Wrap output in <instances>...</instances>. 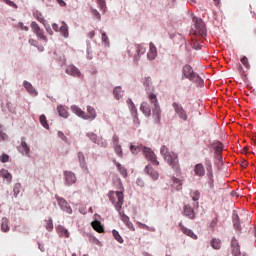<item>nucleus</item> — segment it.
<instances>
[{"label":"nucleus","mask_w":256,"mask_h":256,"mask_svg":"<svg viewBox=\"0 0 256 256\" xmlns=\"http://www.w3.org/2000/svg\"><path fill=\"white\" fill-rule=\"evenodd\" d=\"M109 200L114 205L116 211H121L123 207L124 196L121 191H110L108 194Z\"/></svg>","instance_id":"1"},{"label":"nucleus","mask_w":256,"mask_h":256,"mask_svg":"<svg viewBox=\"0 0 256 256\" xmlns=\"http://www.w3.org/2000/svg\"><path fill=\"white\" fill-rule=\"evenodd\" d=\"M147 48L144 44H131L128 46V55L137 61L141 55H145Z\"/></svg>","instance_id":"2"},{"label":"nucleus","mask_w":256,"mask_h":256,"mask_svg":"<svg viewBox=\"0 0 256 256\" xmlns=\"http://www.w3.org/2000/svg\"><path fill=\"white\" fill-rule=\"evenodd\" d=\"M164 161L169 164L171 169L176 173H181V165L179 164V156L175 154V152H169L168 155L165 156Z\"/></svg>","instance_id":"3"},{"label":"nucleus","mask_w":256,"mask_h":256,"mask_svg":"<svg viewBox=\"0 0 256 256\" xmlns=\"http://www.w3.org/2000/svg\"><path fill=\"white\" fill-rule=\"evenodd\" d=\"M148 100L153 105L152 113L156 117L157 121H161V107L159 106V100H157V94L153 92L147 93Z\"/></svg>","instance_id":"4"},{"label":"nucleus","mask_w":256,"mask_h":256,"mask_svg":"<svg viewBox=\"0 0 256 256\" xmlns=\"http://www.w3.org/2000/svg\"><path fill=\"white\" fill-rule=\"evenodd\" d=\"M182 75H184L186 79H189V81H193L194 83L203 82V79H201V77H199V75H197V73L193 71V67H191V65L187 64L183 67Z\"/></svg>","instance_id":"5"},{"label":"nucleus","mask_w":256,"mask_h":256,"mask_svg":"<svg viewBox=\"0 0 256 256\" xmlns=\"http://www.w3.org/2000/svg\"><path fill=\"white\" fill-rule=\"evenodd\" d=\"M172 107L176 115L179 117V119H181L182 121H187V119H189V116L187 115V111L184 110L181 104L174 102L172 104Z\"/></svg>","instance_id":"6"},{"label":"nucleus","mask_w":256,"mask_h":256,"mask_svg":"<svg viewBox=\"0 0 256 256\" xmlns=\"http://www.w3.org/2000/svg\"><path fill=\"white\" fill-rule=\"evenodd\" d=\"M194 35L207 37V29L205 28V22L203 20H196Z\"/></svg>","instance_id":"7"},{"label":"nucleus","mask_w":256,"mask_h":256,"mask_svg":"<svg viewBox=\"0 0 256 256\" xmlns=\"http://www.w3.org/2000/svg\"><path fill=\"white\" fill-rule=\"evenodd\" d=\"M143 155L146 157L147 161H151L153 165H156L158 167L159 161L157 160V156L155 155V152L151 150V148L143 147Z\"/></svg>","instance_id":"8"},{"label":"nucleus","mask_w":256,"mask_h":256,"mask_svg":"<svg viewBox=\"0 0 256 256\" xmlns=\"http://www.w3.org/2000/svg\"><path fill=\"white\" fill-rule=\"evenodd\" d=\"M55 199H56L59 207L62 209V211H65L69 215H71V213H73V209H71V206L69 205L67 200H65V198H61V197H59V195H55Z\"/></svg>","instance_id":"9"},{"label":"nucleus","mask_w":256,"mask_h":256,"mask_svg":"<svg viewBox=\"0 0 256 256\" xmlns=\"http://www.w3.org/2000/svg\"><path fill=\"white\" fill-rule=\"evenodd\" d=\"M31 29L33 33H35V35L38 37V39L47 43V36H45V33L43 32V30H41V27H39V24H37V22L31 23Z\"/></svg>","instance_id":"10"},{"label":"nucleus","mask_w":256,"mask_h":256,"mask_svg":"<svg viewBox=\"0 0 256 256\" xmlns=\"http://www.w3.org/2000/svg\"><path fill=\"white\" fill-rule=\"evenodd\" d=\"M212 149H214L215 157L218 161H223V143L221 142H214L212 143Z\"/></svg>","instance_id":"11"},{"label":"nucleus","mask_w":256,"mask_h":256,"mask_svg":"<svg viewBox=\"0 0 256 256\" xmlns=\"http://www.w3.org/2000/svg\"><path fill=\"white\" fill-rule=\"evenodd\" d=\"M144 173L146 175H149V177H151L153 181H157V179H159V172L153 169V166H151V164L145 166Z\"/></svg>","instance_id":"12"},{"label":"nucleus","mask_w":256,"mask_h":256,"mask_svg":"<svg viewBox=\"0 0 256 256\" xmlns=\"http://www.w3.org/2000/svg\"><path fill=\"white\" fill-rule=\"evenodd\" d=\"M231 247L233 256H246L245 253H241V246H239V242L236 238H232Z\"/></svg>","instance_id":"13"},{"label":"nucleus","mask_w":256,"mask_h":256,"mask_svg":"<svg viewBox=\"0 0 256 256\" xmlns=\"http://www.w3.org/2000/svg\"><path fill=\"white\" fill-rule=\"evenodd\" d=\"M66 185H74L77 183V176L72 171H64Z\"/></svg>","instance_id":"14"},{"label":"nucleus","mask_w":256,"mask_h":256,"mask_svg":"<svg viewBox=\"0 0 256 256\" xmlns=\"http://www.w3.org/2000/svg\"><path fill=\"white\" fill-rule=\"evenodd\" d=\"M118 213L120 215L121 221L124 222L126 227H128V229H131L132 231H135V228L133 227V223L131 222L129 216H127L125 212H121V210H119Z\"/></svg>","instance_id":"15"},{"label":"nucleus","mask_w":256,"mask_h":256,"mask_svg":"<svg viewBox=\"0 0 256 256\" xmlns=\"http://www.w3.org/2000/svg\"><path fill=\"white\" fill-rule=\"evenodd\" d=\"M179 228H180V231L184 233V235H187V237H191V239H194V240L198 239L197 235L193 232V230L185 227L182 222L179 223Z\"/></svg>","instance_id":"16"},{"label":"nucleus","mask_w":256,"mask_h":256,"mask_svg":"<svg viewBox=\"0 0 256 256\" xmlns=\"http://www.w3.org/2000/svg\"><path fill=\"white\" fill-rule=\"evenodd\" d=\"M65 73H67V75H71L72 77H83L81 71H79L78 68L73 65L67 66Z\"/></svg>","instance_id":"17"},{"label":"nucleus","mask_w":256,"mask_h":256,"mask_svg":"<svg viewBox=\"0 0 256 256\" xmlns=\"http://www.w3.org/2000/svg\"><path fill=\"white\" fill-rule=\"evenodd\" d=\"M97 118V112L95 111V108H93L92 106H87V114H84V119L85 120H91L93 121V119Z\"/></svg>","instance_id":"18"},{"label":"nucleus","mask_w":256,"mask_h":256,"mask_svg":"<svg viewBox=\"0 0 256 256\" xmlns=\"http://www.w3.org/2000/svg\"><path fill=\"white\" fill-rule=\"evenodd\" d=\"M194 175H196V177H205V166H203L202 163L195 165Z\"/></svg>","instance_id":"19"},{"label":"nucleus","mask_w":256,"mask_h":256,"mask_svg":"<svg viewBox=\"0 0 256 256\" xmlns=\"http://www.w3.org/2000/svg\"><path fill=\"white\" fill-rule=\"evenodd\" d=\"M23 86L26 89V91L34 97H37V95H39V92H37V90L33 87V85L30 82L24 81Z\"/></svg>","instance_id":"20"},{"label":"nucleus","mask_w":256,"mask_h":256,"mask_svg":"<svg viewBox=\"0 0 256 256\" xmlns=\"http://www.w3.org/2000/svg\"><path fill=\"white\" fill-rule=\"evenodd\" d=\"M147 57L150 61H153L157 57V47H155V44L153 42L150 43V48L147 53Z\"/></svg>","instance_id":"21"},{"label":"nucleus","mask_w":256,"mask_h":256,"mask_svg":"<svg viewBox=\"0 0 256 256\" xmlns=\"http://www.w3.org/2000/svg\"><path fill=\"white\" fill-rule=\"evenodd\" d=\"M205 165L207 167V170H208V177H209V185L210 187H213V172H211V167H212V164H211V160H209V158H205Z\"/></svg>","instance_id":"22"},{"label":"nucleus","mask_w":256,"mask_h":256,"mask_svg":"<svg viewBox=\"0 0 256 256\" xmlns=\"http://www.w3.org/2000/svg\"><path fill=\"white\" fill-rule=\"evenodd\" d=\"M78 161L80 163L81 169H83V171H86L88 173L89 168H87V162L85 161V155L83 154V152L78 153Z\"/></svg>","instance_id":"23"},{"label":"nucleus","mask_w":256,"mask_h":256,"mask_svg":"<svg viewBox=\"0 0 256 256\" xmlns=\"http://www.w3.org/2000/svg\"><path fill=\"white\" fill-rule=\"evenodd\" d=\"M18 151L22 153V155H27L29 157V152L31 151V149H29L27 142L22 139L21 145L18 147Z\"/></svg>","instance_id":"24"},{"label":"nucleus","mask_w":256,"mask_h":256,"mask_svg":"<svg viewBox=\"0 0 256 256\" xmlns=\"http://www.w3.org/2000/svg\"><path fill=\"white\" fill-rule=\"evenodd\" d=\"M140 111H142L145 117H151V106H149V103L142 102L140 106Z\"/></svg>","instance_id":"25"},{"label":"nucleus","mask_w":256,"mask_h":256,"mask_svg":"<svg viewBox=\"0 0 256 256\" xmlns=\"http://www.w3.org/2000/svg\"><path fill=\"white\" fill-rule=\"evenodd\" d=\"M185 217H188V219H195V211L191 206L185 205L183 208Z\"/></svg>","instance_id":"26"},{"label":"nucleus","mask_w":256,"mask_h":256,"mask_svg":"<svg viewBox=\"0 0 256 256\" xmlns=\"http://www.w3.org/2000/svg\"><path fill=\"white\" fill-rule=\"evenodd\" d=\"M0 176L3 177V179H6L8 185L13 181V175L7 169H1Z\"/></svg>","instance_id":"27"},{"label":"nucleus","mask_w":256,"mask_h":256,"mask_svg":"<svg viewBox=\"0 0 256 256\" xmlns=\"http://www.w3.org/2000/svg\"><path fill=\"white\" fill-rule=\"evenodd\" d=\"M56 231H57L59 237H65V239H68V237H69V230H67L63 226L59 225L56 228Z\"/></svg>","instance_id":"28"},{"label":"nucleus","mask_w":256,"mask_h":256,"mask_svg":"<svg viewBox=\"0 0 256 256\" xmlns=\"http://www.w3.org/2000/svg\"><path fill=\"white\" fill-rule=\"evenodd\" d=\"M71 111L74 113V115H77L78 117H81V119H85V112L78 107V106H71Z\"/></svg>","instance_id":"29"},{"label":"nucleus","mask_w":256,"mask_h":256,"mask_svg":"<svg viewBox=\"0 0 256 256\" xmlns=\"http://www.w3.org/2000/svg\"><path fill=\"white\" fill-rule=\"evenodd\" d=\"M232 221L234 228L237 229V231H241V224H239V214L234 212L232 214Z\"/></svg>","instance_id":"30"},{"label":"nucleus","mask_w":256,"mask_h":256,"mask_svg":"<svg viewBox=\"0 0 256 256\" xmlns=\"http://www.w3.org/2000/svg\"><path fill=\"white\" fill-rule=\"evenodd\" d=\"M113 95H114L115 99H117V101H119V99H121V97H123L124 92H123V89H121V86H117L114 88Z\"/></svg>","instance_id":"31"},{"label":"nucleus","mask_w":256,"mask_h":256,"mask_svg":"<svg viewBox=\"0 0 256 256\" xmlns=\"http://www.w3.org/2000/svg\"><path fill=\"white\" fill-rule=\"evenodd\" d=\"M57 111L60 117H63L64 119H67V117H69V112L67 111V108H65L64 106H58Z\"/></svg>","instance_id":"32"},{"label":"nucleus","mask_w":256,"mask_h":256,"mask_svg":"<svg viewBox=\"0 0 256 256\" xmlns=\"http://www.w3.org/2000/svg\"><path fill=\"white\" fill-rule=\"evenodd\" d=\"M60 33L63 37H65L67 39V37H69V27L67 26V24L65 22H62V25L60 26Z\"/></svg>","instance_id":"33"},{"label":"nucleus","mask_w":256,"mask_h":256,"mask_svg":"<svg viewBox=\"0 0 256 256\" xmlns=\"http://www.w3.org/2000/svg\"><path fill=\"white\" fill-rule=\"evenodd\" d=\"M92 227L94 231H97V233H103L105 231L103 225H101V223L97 220L92 222Z\"/></svg>","instance_id":"34"},{"label":"nucleus","mask_w":256,"mask_h":256,"mask_svg":"<svg viewBox=\"0 0 256 256\" xmlns=\"http://www.w3.org/2000/svg\"><path fill=\"white\" fill-rule=\"evenodd\" d=\"M115 165H116L120 175H122V177H127V168L122 166L121 163H119V162H115Z\"/></svg>","instance_id":"35"},{"label":"nucleus","mask_w":256,"mask_h":256,"mask_svg":"<svg viewBox=\"0 0 256 256\" xmlns=\"http://www.w3.org/2000/svg\"><path fill=\"white\" fill-rule=\"evenodd\" d=\"M33 17H34V19H37V21H39V23H42V25L45 26V18L43 17V14H41V12H39V11L33 12Z\"/></svg>","instance_id":"36"},{"label":"nucleus","mask_w":256,"mask_h":256,"mask_svg":"<svg viewBox=\"0 0 256 256\" xmlns=\"http://www.w3.org/2000/svg\"><path fill=\"white\" fill-rule=\"evenodd\" d=\"M1 231H3L4 233H7V231H9V219L2 218Z\"/></svg>","instance_id":"37"},{"label":"nucleus","mask_w":256,"mask_h":256,"mask_svg":"<svg viewBox=\"0 0 256 256\" xmlns=\"http://www.w3.org/2000/svg\"><path fill=\"white\" fill-rule=\"evenodd\" d=\"M210 245L213 249H221V240L214 238L210 242Z\"/></svg>","instance_id":"38"},{"label":"nucleus","mask_w":256,"mask_h":256,"mask_svg":"<svg viewBox=\"0 0 256 256\" xmlns=\"http://www.w3.org/2000/svg\"><path fill=\"white\" fill-rule=\"evenodd\" d=\"M130 151H131V153H133V155H137V153H140V151L143 152V146L131 145L130 146Z\"/></svg>","instance_id":"39"},{"label":"nucleus","mask_w":256,"mask_h":256,"mask_svg":"<svg viewBox=\"0 0 256 256\" xmlns=\"http://www.w3.org/2000/svg\"><path fill=\"white\" fill-rule=\"evenodd\" d=\"M87 137H89V139L92 140L93 143H97V145H99V137L97 136V134L90 132L87 134Z\"/></svg>","instance_id":"40"},{"label":"nucleus","mask_w":256,"mask_h":256,"mask_svg":"<svg viewBox=\"0 0 256 256\" xmlns=\"http://www.w3.org/2000/svg\"><path fill=\"white\" fill-rule=\"evenodd\" d=\"M40 123L42 127H44V129H49V124L47 123V117H45V115L43 114L40 116Z\"/></svg>","instance_id":"41"},{"label":"nucleus","mask_w":256,"mask_h":256,"mask_svg":"<svg viewBox=\"0 0 256 256\" xmlns=\"http://www.w3.org/2000/svg\"><path fill=\"white\" fill-rule=\"evenodd\" d=\"M112 235H113L114 239H116V241H118V243H123V237H121V235L119 234V232L117 230H113Z\"/></svg>","instance_id":"42"},{"label":"nucleus","mask_w":256,"mask_h":256,"mask_svg":"<svg viewBox=\"0 0 256 256\" xmlns=\"http://www.w3.org/2000/svg\"><path fill=\"white\" fill-rule=\"evenodd\" d=\"M114 151L118 157H123V148H121V145L114 146Z\"/></svg>","instance_id":"43"},{"label":"nucleus","mask_w":256,"mask_h":256,"mask_svg":"<svg viewBox=\"0 0 256 256\" xmlns=\"http://www.w3.org/2000/svg\"><path fill=\"white\" fill-rule=\"evenodd\" d=\"M45 229H47V231H53V219H48V220H45Z\"/></svg>","instance_id":"44"},{"label":"nucleus","mask_w":256,"mask_h":256,"mask_svg":"<svg viewBox=\"0 0 256 256\" xmlns=\"http://www.w3.org/2000/svg\"><path fill=\"white\" fill-rule=\"evenodd\" d=\"M129 109H131L132 111H134L135 113H137V107H135V103H133V100L131 98H129L127 101H126Z\"/></svg>","instance_id":"45"},{"label":"nucleus","mask_w":256,"mask_h":256,"mask_svg":"<svg viewBox=\"0 0 256 256\" xmlns=\"http://www.w3.org/2000/svg\"><path fill=\"white\" fill-rule=\"evenodd\" d=\"M190 195L194 201H199L201 197V193L198 190L191 192Z\"/></svg>","instance_id":"46"},{"label":"nucleus","mask_w":256,"mask_h":256,"mask_svg":"<svg viewBox=\"0 0 256 256\" xmlns=\"http://www.w3.org/2000/svg\"><path fill=\"white\" fill-rule=\"evenodd\" d=\"M160 153L161 155H163L164 159L166 155H169V148H167V146H162L160 149Z\"/></svg>","instance_id":"47"},{"label":"nucleus","mask_w":256,"mask_h":256,"mask_svg":"<svg viewBox=\"0 0 256 256\" xmlns=\"http://www.w3.org/2000/svg\"><path fill=\"white\" fill-rule=\"evenodd\" d=\"M19 193H21V184L20 183H17L15 184L14 186V195H18Z\"/></svg>","instance_id":"48"},{"label":"nucleus","mask_w":256,"mask_h":256,"mask_svg":"<svg viewBox=\"0 0 256 256\" xmlns=\"http://www.w3.org/2000/svg\"><path fill=\"white\" fill-rule=\"evenodd\" d=\"M102 41L105 43V45H109V37L105 32H102Z\"/></svg>","instance_id":"49"},{"label":"nucleus","mask_w":256,"mask_h":256,"mask_svg":"<svg viewBox=\"0 0 256 256\" xmlns=\"http://www.w3.org/2000/svg\"><path fill=\"white\" fill-rule=\"evenodd\" d=\"M241 63L242 65H244V67H249V59H247L246 56H244L242 59H241Z\"/></svg>","instance_id":"50"},{"label":"nucleus","mask_w":256,"mask_h":256,"mask_svg":"<svg viewBox=\"0 0 256 256\" xmlns=\"http://www.w3.org/2000/svg\"><path fill=\"white\" fill-rule=\"evenodd\" d=\"M112 141H113V145H114V146L119 145V136L114 135V136L112 137Z\"/></svg>","instance_id":"51"},{"label":"nucleus","mask_w":256,"mask_h":256,"mask_svg":"<svg viewBox=\"0 0 256 256\" xmlns=\"http://www.w3.org/2000/svg\"><path fill=\"white\" fill-rule=\"evenodd\" d=\"M1 161H2V163H7V162H9V155L3 154V155L1 156Z\"/></svg>","instance_id":"52"},{"label":"nucleus","mask_w":256,"mask_h":256,"mask_svg":"<svg viewBox=\"0 0 256 256\" xmlns=\"http://www.w3.org/2000/svg\"><path fill=\"white\" fill-rule=\"evenodd\" d=\"M98 5L100 6L101 9H105V0H97Z\"/></svg>","instance_id":"53"},{"label":"nucleus","mask_w":256,"mask_h":256,"mask_svg":"<svg viewBox=\"0 0 256 256\" xmlns=\"http://www.w3.org/2000/svg\"><path fill=\"white\" fill-rule=\"evenodd\" d=\"M58 137H60L62 141H67V136H65V134L61 131L58 132Z\"/></svg>","instance_id":"54"},{"label":"nucleus","mask_w":256,"mask_h":256,"mask_svg":"<svg viewBox=\"0 0 256 256\" xmlns=\"http://www.w3.org/2000/svg\"><path fill=\"white\" fill-rule=\"evenodd\" d=\"M0 139L2 141H5V139H7V134H5V132H3V130H0Z\"/></svg>","instance_id":"55"},{"label":"nucleus","mask_w":256,"mask_h":256,"mask_svg":"<svg viewBox=\"0 0 256 256\" xmlns=\"http://www.w3.org/2000/svg\"><path fill=\"white\" fill-rule=\"evenodd\" d=\"M144 85H145L146 87H149V85H151V77H147V78L145 79Z\"/></svg>","instance_id":"56"},{"label":"nucleus","mask_w":256,"mask_h":256,"mask_svg":"<svg viewBox=\"0 0 256 256\" xmlns=\"http://www.w3.org/2000/svg\"><path fill=\"white\" fill-rule=\"evenodd\" d=\"M210 227H212V229H215V227H217V218L211 221Z\"/></svg>","instance_id":"57"},{"label":"nucleus","mask_w":256,"mask_h":256,"mask_svg":"<svg viewBox=\"0 0 256 256\" xmlns=\"http://www.w3.org/2000/svg\"><path fill=\"white\" fill-rule=\"evenodd\" d=\"M60 7H67V3L63 0H56Z\"/></svg>","instance_id":"58"},{"label":"nucleus","mask_w":256,"mask_h":256,"mask_svg":"<svg viewBox=\"0 0 256 256\" xmlns=\"http://www.w3.org/2000/svg\"><path fill=\"white\" fill-rule=\"evenodd\" d=\"M52 29H53L54 31H60L61 28H59V25H58V24L54 23V24H52Z\"/></svg>","instance_id":"59"},{"label":"nucleus","mask_w":256,"mask_h":256,"mask_svg":"<svg viewBox=\"0 0 256 256\" xmlns=\"http://www.w3.org/2000/svg\"><path fill=\"white\" fill-rule=\"evenodd\" d=\"M19 25L23 31H29V27L23 25V23H19Z\"/></svg>","instance_id":"60"},{"label":"nucleus","mask_w":256,"mask_h":256,"mask_svg":"<svg viewBox=\"0 0 256 256\" xmlns=\"http://www.w3.org/2000/svg\"><path fill=\"white\" fill-rule=\"evenodd\" d=\"M174 183H176L177 185H179L178 189H181V180H179L178 178H174Z\"/></svg>","instance_id":"61"},{"label":"nucleus","mask_w":256,"mask_h":256,"mask_svg":"<svg viewBox=\"0 0 256 256\" xmlns=\"http://www.w3.org/2000/svg\"><path fill=\"white\" fill-rule=\"evenodd\" d=\"M193 49H201V45H199V43H197V42H194Z\"/></svg>","instance_id":"62"},{"label":"nucleus","mask_w":256,"mask_h":256,"mask_svg":"<svg viewBox=\"0 0 256 256\" xmlns=\"http://www.w3.org/2000/svg\"><path fill=\"white\" fill-rule=\"evenodd\" d=\"M7 5H10V7H15V2L11 0H6Z\"/></svg>","instance_id":"63"},{"label":"nucleus","mask_w":256,"mask_h":256,"mask_svg":"<svg viewBox=\"0 0 256 256\" xmlns=\"http://www.w3.org/2000/svg\"><path fill=\"white\" fill-rule=\"evenodd\" d=\"M88 37H90V39H93V37H95V31H90L88 33Z\"/></svg>","instance_id":"64"}]
</instances>
